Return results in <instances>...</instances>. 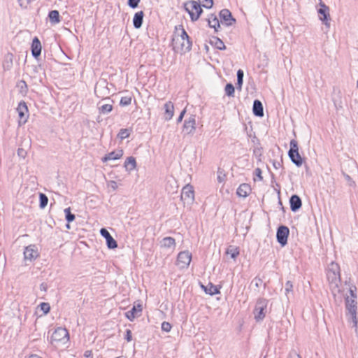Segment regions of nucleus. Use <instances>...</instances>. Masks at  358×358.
Returning <instances> with one entry per match:
<instances>
[{
    "label": "nucleus",
    "instance_id": "obj_60",
    "mask_svg": "<svg viewBox=\"0 0 358 358\" xmlns=\"http://www.w3.org/2000/svg\"><path fill=\"white\" fill-rule=\"evenodd\" d=\"M90 354H91V352H90V351H86V352H85V357H90Z\"/></svg>",
    "mask_w": 358,
    "mask_h": 358
},
{
    "label": "nucleus",
    "instance_id": "obj_22",
    "mask_svg": "<svg viewBox=\"0 0 358 358\" xmlns=\"http://www.w3.org/2000/svg\"><path fill=\"white\" fill-rule=\"evenodd\" d=\"M252 189L250 185L247 183H243L238 187L236 194L240 197L245 198L249 195Z\"/></svg>",
    "mask_w": 358,
    "mask_h": 358
},
{
    "label": "nucleus",
    "instance_id": "obj_30",
    "mask_svg": "<svg viewBox=\"0 0 358 358\" xmlns=\"http://www.w3.org/2000/svg\"><path fill=\"white\" fill-rule=\"evenodd\" d=\"M124 166L128 171H133L136 169V159L131 156L127 157L124 162Z\"/></svg>",
    "mask_w": 358,
    "mask_h": 358
},
{
    "label": "nucleus",
    "instance_id": "obj_45",
    "mask_svg": "<svg viewBox=\"0 0 358 358\" xmlns=\"http://www.w3.org/2000/svg\"><path fill=\"white\" fill-rule=\"evenodd\" d=\"M141 0H128V6L131 8H136Z\"/></svg>",
    "mask_w": 358,
    "mask_h": 358
},
{
    "label": "nucleus",
    "instance_id": "obj_21",
    "mask_svg": "<svg viewBox=\"0 0 358 358\" xmlns=\"http://www.w3.org/2000/svg\"><path fill=\"white\" fill-rule=\"evenodd\" d=\"M17 111L18 113L19 117L20 120H24V123L27 121L28 113V108L24 101H21L19 103L17 108Z\"/></svg>",
    "mask_w": 358,
    "mask_h": 358
},
{
    "label": "nucleus",
    "instance_id": "obj_42",
    "mask_svg": "<svg viewBox=\"0 0 358 358\" xmlns=\"http://www.w3.org/2000/svg\"><path fill=\"white\" fill-rule=\"evenodd\" d=\"M131 98L128 96L122 97L120 101V106H127L131 104Z\"/></svg>",
    "mask_w": 358,
    "mask_h": 358
},
{
    "label": "nucleus",
    "instance_id": "obj_61",
    "mask_svg": "<svg viewBox=\"0 0 358 358\" xmlns=\"http://www.w3.org/2000/svg\"><path fill=\"white\" fill-rule=\"evenodd\" d=\"M66 228L67 229H70V225H69V223L68 222V224H66Z\"/></svg>",
    "mask_w": 358,
    "mask_h": 358
},
{
    "label": "nucleus",
    "instance_id": "obj_11",
    "mask_svg": "<svg viewBox=\"0 0 358 358\" xmlns=\"http://www.w3.org/2000/svg\"><path fill=\"white\" fill-rule=\"evenodd\" d=\"M180 197L185 203H192L194 200V192L193 187L189 185L185 186L182 189Z\"/></svg>",
    "mask_w": 358,
    "mask_h": 358
},
{
    "label": "nucleus",
    "instance_id": "obj_3",
    "mask_svg": "<svg viewBox=\"0 0 358 358\" xmlns=\"http://www.w3.org/2000/svg\"><path fill=\"white\" fill-rule=\"evenodd\" d=\"M290 148L288 151V156L296 166L300 167L303 164V159L299 152L298 143L296 140L290 141Z\"/></svg>",
    "mask_w": 358,
    "mask_h": 358
},
{
    "label": "nucleus",
    "instance_id": "obj_17",
    "mask_svg": "<svg viewBox=\"0 0 358 358\" xmlns=\"http://www.w3.org/2000/svg\"><path fill=\"white\" fill-rule=\"evenodd\" d=\"M164 118L166 121H169L172 119L173 115H174V105L173 103L169 101H167L164 106Z\"/></svg>",
    "mask_w": 358,
    "mask_h": 358
},
{
    "label": "nucleus",
    "instance_id": "obj_40",
    "mask_svg": "<svg viewBox=\"0 0 358 358\" xmlns=\"http://www.w3.org/2000/svg\"><path fill=\"white\" fill-rule=\"evenodd\" d=\"M198 2L202 7L206 8H210L213 5V0H198Z\"/></svg>",
    "mask_w": 358,
    "mask_h": 358
},
{
    "label": "nucleus",
    "instance_id": "obj_46",
    "mask_svg": "<svg viewBox=\"0 0 358 358\" xmlns=\"http://www.w3.org/2000/svg\"><path fill=\"white\" fill-rule=\"evenodd\" d=\"M357 291V288L355 286H352L349 288V292L350 294V296H349L350 298L352 299H357V295L355 292Z\"/></svg>",
    "mask_w": 358,
    "mask_h": 358
},
{
    "label": "nucleus",
    "instance_id": "obj_37",
    "mask_svg": "<svg viewBox=\"0 0 358 358\" xmlns=\"http://www.w3.org/2000/svg\"><path fill=\"white\" fill-rule=\"evenodd\" d=\"M64 213L66 220L69 223L73 222L75 220V215L71 213V208L69 207L64 209Z\"/></svg>",
    "mask_w": 358,
    "mask_h": 358
},
{
    "label": "nucleus",
    "instance_id": "obj_57",
    "mask_svg": "<svg viewBox=\"0 0 358 358\" xmlns=\"http://www.w3.org/2000/svg\"><path fill=\"white\" fill-rule=\"evenodd\" d=\"M41 290L46 291V286L44 283H42L40 286Z\"/></svg>",
    "mask_w": 358,
    "mask_h": 358
},
{
    "label": "nucleus",
    "instance_id": "obj_24",
    "mask_svg": "<svg viewBox=\"0 0 358 358\" xmlns=\"http://www.w3.org/2000/svg\"><path fill=\"white\" fill-rule=\"evenodd\" d=\"M144 13L141 10L135 13L133 18V25L136 29H140L143 22Z\"/></svg>",
    "mask_w": 358,
    "mask_h": 358
},
{
    "label": "nucleus",
    "instance_id": "obj_43",
    "mask_svg": "<svg viewBox=\"0 0 358 358\" xmlns=\"http://www.w3.org/2000/svg\"><path fill=\"white\" fill-rule=\"evenodd\" d=\"M40 307H41V310L45 313V314H47L50 310V304L48 303H45V302H43L40 304Z\"/></svg>",
    "mask_w": 358,
    "mask_h": 358
},
{
    "label": "nucleus",
    "instance_id": "obj_33",
    "mask_svg": "<svg viewBox=\"0 0 358 358\" xmlns=\"http://www.w3.org/2000/svg\"><path fill=\"white\" fill-rule=\"evenodd\" d=\"M226 253L235 259L239 255V250L238 248L231 245L227 248Z\"/></svg>",
    "mask_w": 358,
    "mask_h": 358
},
{
    "label": "nucleus",
    "instance_id": "obj_54",
    "mask_svg": "<svg viewBox=\"0 0 358 358\" xmlns=\"http://www.w3.org/2000/svg\"><path fill=\"white\" fill-rule=\"evenodd\" d=\"M343 176L345 180L350 182V185H352L355 184V182L352 180L351 177L349 175L343 173Z\"/></svg>",
    "mask_w": 358,
    "mask_h": 358
},
{
    "label": "nucleus",
    "instance_id": "obj_36",
    "mask_svg": "<svg viewBox=\"0 0 358 358\" xmlns=\"http://www.w3.org/2000/svg\"><path fill=\"white\" fill-rule=\"evenodd\" d=\"M131 130L129 129H121L117 134V137L121 140L128 138L130 136Z\"/></svg>",
    "mask_w": 358,
    "mask_h": 358
},
{
    "label": "nucleus",
    "instance_id": "obj_47",
    "mask_svg": "<svg viewBox=\"0 0 358 358\" xmlns=\"http://www.w3.org/2000/svg\"><path fill=\"white\" fill-rule=\"evenodd\" d=\"M287 358H301L296 350H292L289 352Z\"/></svg>",
    "mask_w": 358,
    "mask_h": 358
},
{
    "label": "nucleus",
    "instance_id": "obj_25",
    "mask_svg": "<svg viewBox=\"0 0 358 358\" xmlns=\"http://www.w3.org/2000/svg\"><path fill=\"white\" fill-rule=\"evenodd\" d=\"M207 21L208 26L210 28H213L215 31L217 32L218 31V29L220 27V21L217 16L214 14H210L208 16Z\"/></svg>",
    "mask_w": 358,
    "mask_h": 358
},
{
    "label": "nucleus",
    "instance_id": "obj_58",
    "mask_svg": "<svg viewBox=\"0 0 358 358\" xmlns=\"http://www.w3.org/2000/svg\"><path fill=\"white\" fill-rule=\"evenodd\" d=\"M354 327H356V332H357V336H358V320H357V324H355L354 323Z\"/></svg>",
    "mask_w": 358,
    "mask_h": 358
},
{
    "label": "nucleus",
    "instance_id": "obj_15",
    "mask_svg": "<svg viewBox=\"0 0 358 358\" xmlns=\"http://www.w3.org/2000/svg\"><path fill=\"white\" fill-rule=\"evenodd\" d=\"M220 18L225 22L226 25L231 26L235 22V19L233 18L231 12L228 9H222L220 12Z\"/></svg>",
    "mask_w": 358,
    "mask_h": 358
},
{
    "label": "nucleus",
    "instance_id": "obj_28",
    "mask_svg": "<svg viewBox=\"0 0 358 358\" xmlns=\"http://www.w3.org/2000/svg\"><path fill=\"white\" fill-rule=\"evenodd\" d=\"M201 287L203 289L206 294H208L211 296L220 293L219 289L211 282H209L207 286L201 285Z\"/></svg>",
    "mask_w": 358,
    "mask_h": 358
},
{
    "label": "nucleus",
    "instance_id": "obj_56",
    "mask_svg": "<svg viewBox=\"0 0 358 358\" xmlns=\"http://www.w3.org/2000/svg\"><path fill=\"white\" fill-rule=\"evenodd\" d=\"M273 165L275 169H278L280 166V163L278 162H273Z\"/></svg>",
    "mask_w": 358,
    "mask_h": 358
},
{
    "label": "nucleus",
    "instance_id": "obj_20",
    "mask_svg": "<svg viewBox=\"0 0 358 358\" xmlns=\"http://www.w3.org/2000/svg\"><path fill=\"white\" fill-rule=\"evenodd\" d=\"M123 155V150H117L113 152H109L108 154L106 155L102 158L103 162H106L110 160H117L120 159Z\"/></svg>",
    "mask_w": 358,
    "mask_h": 358
},
{
    "label": "nucleus",
    "instance_id": "obj_62",
    "mask_svg": "<svg viewBox=\"0 0 358 358\" xmlns=\"http://www.w3.org/2000/svg\"><path fill=\"white\" fill-rule=\"evenodd\" d=\"M218 180H219V181L220 182V181H221V178H220V177H218Z\"/></svg>",
    "mask_w": 358,
    "mask_h": 358
},
{
    "label": "nucleus",
    "instance_id": "obj_59",
    "mask_svg": "<svg viewBox=\"0 0 358 358\" xmlns=\"http://www.w3.org/2000/svg\"><path fill=\"white\" fill-rule=\"evenodd\" d=\"M29 358H41L39 356H38L37 355H31L29 356Z\"/></svg>",
    "mask_w": 358,
    "mask_h": 358
},
{
    "label": "nucleus",
    "instance_id": "obj_26",
    "mask_svg": "<svg viewBox=\"0 0 358 358\" xmlns=\"http://www.w3.org/2000/svg\"><path fill=\"white\" fill-rule=\"evenodd\" d=\"M199 4V2L194 0L188 1L184 3V8L189 15V12H194L197 10Z\"/></svg>",
    "mask_w": 358,
    "mask_h": 358
},
{
    "label": "nucleus",
    "instance_id": "obj_23",
    "mask_svg": "<svg viewBox=\"0 0 358 358\" xmlns=\"http://www.w3.org/2000/svg\"><path fill=\"white\" fill-rule=\"evenodd\" d=\"M252 111L255 115L257 117L264 116V108L262 102L259 100H255L253 102Z\"/></svg>",
    "mask_w": 358,
    "mask_h": 358
},
{
    "label": "nucleus",
    "instance_id": "obj_6",
    "mask_svg": "<svg viewBox=\"0 0 358 358\" xmlns=\"http://www.w3.org/2000/svg\"><path fill=\"white\" fill-rule=\"evenodd\" d=\"M94 93L99 98L108 99L110 95V90L108 87V83L106 80H101L96 83L94 87Z\"/></svg>",
    "mask_w": 358,
    "mask_h": 358
},
{
    "label": "nucleus",
    "instance_id": "obj_53",
    "mask_svg": "<svg viewBox=\"0 0 358 358\" xmlns=\"http://www.w3.org/2000/svg\"><path fill=\"white\" fill-rule=\"evenodd\" d=\"M109 187L113 189V190H115L117 188V184L114 180H110L108 184Z\"/></svg>",
    "mask_w": 358,
    "mask_h": 358
},
{
    "label": "nucleus",
    "instance_id": "obj_13",
    "mask_svg": "<svg viewBox=\"0 0 358 358\" xmlns=\"http://www.w3.org/2000/svg\"><path fill=\"white\" fill-rule=\"evenodd\" d=\"M100 234L103 237L106 238V244L109 249H115L117 248V243L116 241L112 237L106 229H101Z\"/></svg>",
    "mask_w": 358,
    "mask_h": 358
},
{
    "label": "nucleus",
    "instance_id": "obj_52",
    "mask_svg": "<svg viewBox=\"0 0 358 358\" xmlns=\"http://www.w3.org/2000/svg\"><path fill=\"white\" fill-rule=\"evenodd\" d=\"M185 113H186V109L185 108V109H183V110L181 111V113H180V114L179 117H178V119H177V123H180V122H182V119H183V117H184V115H185Z\"/></svg>",
    "mask_w": 358,
    "mask_h": 358
},
{
    "label": "nucleus",
    "instance_id": "obj_34",
    "mask_svg": "<svg viewBox=\"0 0 358 358\" xmlns=\"http://www.w3.org/2000/svg\"><path fill=\"white\" fill-rule=\"evenodd\" d=\"M99 113L101 114H108L113 110V106L110 103H106L99 108Z\"/></svg>",
    "mask_w": 358,
    "mask_h": 358
},
{
    "label": "nucleus",
    "instance_id": "obj_41",
    "mask_svg": "<svg viewBox=\"0 0 358 358\" xmlns=\"http://www.w3.org/2000/svg\"><path fill=\"white\" fill-rule=\"evenodd\" d=\"M285 294L288 297L289 294L292 293L293 292V283H292V282L288 280V281H287L285 282Z\"/></svg>",
    "mask_w": 358,
    "mask_h": 358
},
{
    "label": "nucleus",
    "instance_id": "obj_48",
    "mask_svg": "<svg viewBox=\"0 0 358 358\" xmlns=\"http://www.w3.org/2000/svg\"><path fill=\"white\" fill-rule=\"evenodd\" d=\"M124 338L127 340V342H130L132 340V333L130 329L126 330V334Z\"/></svg>",
    "mask_w": 358,
    "mask_h": 358
},
{
    "label": "nucleus",
    "instance_id": "obj_2",
    "mask_svg": "<svg viewBox=\"0 0 358 358\" xmlns=\"http://www.w3.org/2000/svg\"><path fill=\"white\" fill-rule=\"evenodd\" d=\"M173 49L176 52L185 53L192 48V41L184 29L180 34H175L172 39Z\"/></svg>",
    "mask_w": 358,
    "mask_h": 358
},
{
    "label": "nucleus",
    "instance_id": "obj_29",
    "mask_svg": "<svg viewBox=\"0 0 358 358\" xmlns=\"http://www.w3.org/2000/svg\"><path fill=\"white\" fill-rule=\"evenodd\" d=\"M48 18L52 24H56L60 22L59 13L57 10H53L49 12Z\"/></svg>",
    "mask_w": 358,
    "mask_h": 358
},
{
    "label": "nucleus",
    "instance_id": "obj_50",
    "mask_svg": "<svg viewBox=\"0 0 358 358\" xmlns=\"http://www.w3.org/2000/svg\"><path fill=\"white\" fill-rule=\"evenodd\" d=\"M17 155L19 157L24 158L27 155V152L22 148H18Z\"/></svg>",
    "mask_w": 358,
    "mask_h": 358
},
{
    "label": "nucleus",
    "instance_id": "obj_18",
    "mask_svg": "<svg viewBox=\"0 0 358 358\" xmlns=\"http://www.w3.org/2000/svg\"><path fill=\"white\" fill-rule=\"evenodd\" d=\"M289 204L291 210L293 212H296L301 208L302 206V201L298 195L294 194L289 199Z\"/></svg>",
    "mask_w": 358,
    "mask_h": 358
},
{
    "label": "nucleus",
    "instance_id": "obj_10",
    "mask_svg": "<svg viewBox=\"0 0 358 358\" xmlns=\"http://www.w3.org/2000/svg\"><path fill=\"white\" fill-rule=\"evenodd\" d=\"M289 234V229L287 227L281 225L277 229L276 238L281 246H285L287 243V237Z\"/></svg>",
    "mask_w": 358,
    "mask_h": 358
},
{
    "label": "nucleus",
    "instance_id": "obj_63",
    "mask_svg": "<svg viewBox=\"0 0 358 358\" xmlns=\"http://www.w3.org/2000/svg\"><path fill=\"white\" fill-rule=\"evenodd\" d=\"M116 358H122V357H116Z\"/></svg>",
    "mask_w": 358,
    "mask_h": 358
},
{
    "label": "nucleus",
    "instance_id": "obj_31",
    "mask_svg": "<svg viewBox=\"0 0 358 358\" xmlns=\"http://www.w3.org/2000/svg\"><path fill=\"white\" fill-rule=\"evenodd\" d=\"M210 42L218 50H222L226 49V46L224 42L217 37H213Z\"/></svg>",
    "mask_w": 358,
    "mask_h": 358
},
{
    "label": "nucleus",
    "instance_id": "obj_16",
    "mask_svg": "<svg viewBox=\"0 0 358 358\" xmlns=\"http://www.w3.org/2000/svg\"><path fill=\"white\" fill-rule=\"evenodd\" d=\"M41 43L37 37H34L31 43V54L34 58H37L41 53Z\"/></svg>",
    "mask_w": 358,
    "mask_h": 358
},
{
    "label": "nucleus",
    "instance_id": "obj_35",
    "mask_svg": "<svg viewBox=\"0 0 358 358\" xmlns=\"http://www.w3.org/2000/svg\"><path fill=\"white\" fill-rule=\"evenodd\" d=\"M39 201H40L39 206L41 208L43 209L48 205V198L45 194L40 193L39 194Z\"/></svg>",
    "mask_w": 358,
    "mask_h": 358
},
{
    "label": "nucleus",
    "instance_id": "obj_5",
    "mask_svg": "<svg viewBox=\"0 0 358 358\" xmlns=\"http://www.w3.org/2000/svg\"><path fill=\"white\" fill-rule=\"evenodd\" d=\"M69 339V332L65 328L58 327L52 334L51 343H65Z\"/></svg>",
    "mask_w": 358,
    "mask_h": 358
},
{
    "label": "nucleus",
    "instance_id": "obj_12",
    "mask_svg": "<svg viewBox=\"0 0 358 358\" xmlns=\"http://www.w3.org/2000/svg\"><path fill=\"white\" fill-rule=\"evenodd\" d=\"M39 254L37 250V248L35 245H29L26 247L24 250V260H29L32 262L35 260Z\"/></svg>",
    "mask_w": 358,
    "mask_h": 358
},
{
    "label": "nucleus",
    "instance_id": "obj_44",
    "mask_svg": "<svg viewBox=\"0 0 358 358\" xmlns=\"http://www.w3.org/2000/svg\"><path fill=\"white\" fill-rule=\"evenodd\" d=\"M171 327V324L168 322H163L162 324V330L165 332H169Z\"/></svg>",
    "mask_w": 358,
    "mask_h": 358
},
{
    "label": "nucleus",
    "instance_id": "obj_64",
    "mask_svg": "<svg viewBox=\"0 0 358 358\" xmlns=\"http://www.w3.org/2000/svg\"><path fill=\"white\" fill-rule=\"evenodd\" d=\"M357 87H358V80H357Z\"/></svg>",
    "mask_w": 358,
    "mask_h": 358
},
{
    "label": "nucleus",
    "instance_id": "obj_32",
    "mask_svg": "<svg viewBox=\"0 0 358 358\" xmlns=\"http://www.w3.org/2000/svg\"><path fill=\"white\" fill-rule=\"evenodd\" d=\"M201 7L202 6L199 3L197 7V10L196 11L189 12V16H190L191 20L192 22H195V21L198 20L199 18L200 17L201 13H203V9Z\"/></svg>",
    "mask_w": 358,
    "mask_h": 358
},
{
    "label": "nucleus",
    "instance_id": "obj_4",
    "mask_svg": "<svg viewBox=\"0 0 358 358\" xmlns=\"http://www.w3.org/2000/svg\"><path fill=\"white\" fill-rule=\"evenodd\" d=\"M268 300L266 299H259L256 303L253 314L257 322L262 321L266 313Z\"/></svg>",
    "mask_w": 358,
    "mask_h": 358
},
{
    "label": "nucleus",
    "instance_id": "obj_19",
    "mask_svg": "<svg viewBox=\"0 0 358 358\" xmlns=\"http://www.w3.org/2000/svg\"><path fill=\"white\" fill-rule=\"evenodd\" d=\"M141 312L142 306L141 304H138L137 306H134L130 310L126 313L125 315L128 320L133 321L136 317L140 315Z\"/></svg>",
    "mask_w": 358,
    "mask_h": 358
},
{
    "label": "nucleus",
    "instance_id": "obj_7",
    "mask_svg": "<svg viewBox=\"0 0 358 358\" xmlns=\"http://www.w3.org/2000/svg\"><path fill=\"white\" fill-rule=\"evenodd\" d=\"M346 309L351 316L353 323L357 324V301L356 299L350 298L347 296L345 298Z\"/></svg>",
    "mask_w": 358,
    "mask_h": 358
},
{
    "label": "nucleus",
    "instance_id": "obj_38",
    "mask_svg": "<svg viewBox=\"0 0 358 358\" xmlns=\"http://www.w3.org/2000/svg\"><path fill=\"white\" fill-rule=\"evenodd\" d=\"M225 93L228 96H234V87L231 83H227L225 86Z\"/></svg>",
    "mask_w": 358,
    "mask_h": 358
},
{
    "label": "nucleus",
    "instance_id": "obj_14",
    "mask_svg": "<svg viewBox=\"0 0 358 358\" xmlns=\"http://www.w3.org/2000/svg\"><path fill=\"white\" fill-rule=\"evenodd\" d=\"M329 8L324 3H320V8L318 10V13L321 15L320 19L324 23L325 25L329 26V23L328 22L329 20Z\"/></svg>",
    "mask_w": 358,
    "mask_h": 358
},
{
    "label": "nucleus",
    "instance_id": "obj_49",
    "mask_svg": "<svg viewBox=\"0 0 358 358\" xmlns=\"http://www.w3.org/2000/svg\"><path fill=\"white\" fill-rule=\"evenodd\" d=\"M255 174L258 178L259 180H262L263 177L262 176V170L260 168H257L255 170Z\"/></svg>",
    "mask_w": 358,
    "mask_h": 358
},
{
    "label": "nucleus",
    "instance_id": "obj_51",
    "mask_svg": "<svg viewBox=\"0 0 358 358\" xmlns=\"http://www.w3.org/2000/svg\"><path fill=\"white\" fill-rule=\"evenodd\" d=\"M252 282H255V285L256 287H259L262 283V280L259 278L256 277L252 280Z\"/></svg>",
    "mask_w": 358,
    "mask_h": 358
},
{
    "label": "nucleus",
    "instance_id": "obj_27",
    "mask_svg": "<svg viewBox=\"0 0 358 358\" xmlns=\"http://www.w3.org/2000/svg\"><path fill=\"white\" fill-rule=\"evenodd\" d=\"M161 246L164 248H174L176 247L175 239L172 237H165L161 241Z\"/></svg>",
    "mask_w": 358,
    "mask_h": 358
},
{
    "label": "nucleus",
    "instance_id": "obj_1",
    "mask_svg": "<svg viewBox=\"0 0 358 358\" xmlns=\"http://www.w3.org/2000/svg\"><path fill=\"white\" fill-rule=\"evenodd\" d=\"M327 278L329 282L332 294L336 296V293H339V285L341 283L340 266L338 264L331 262L327 271Z\"/></svg>",
    "mask_w": 358,
    "mask_h": 358
},
{
    "label": "nucleus",
    "instance_id": "obj_39",
    "mask_svg": "<svg viewBox=\"0 0 358 358\" xmlns=\"http://www.w3.org/2000/svg\"><path fill=\"white\" fill-rule=\"evenodd\" d=\"M243 76H244L243 71L241 69L238 70V71H237V85H238L240 89L241 88V86L243 85Z\"/></svg>",
    "mask_w": 358,
    "mask_h": 358
},
{
    "label": "nucleus",
    "instance_id": "obj_55",
    "mask_svg": "<svg viewBox=\"0 0 358 358\" xmlns=\"http://www.w3.org/2000/svg\"><path fill=\"white\" fill-rule=\"evenodd\" d=\"M19 86L21 88V90L22 91L23 90V88L24 87L26 90L27 88V85L26 84V82L24 81V80H20V82L19 83Z\"/></svg>",
    "mask_w": 358,
    "mask_h": 358
},
{
    "label": "nucleus",
    "instance_id": "obj_8",
    "mask_svg": "<svg viewBox=\"0 0 358 358\" xmlns=\"http://www.w3.org/2000/svg\"><path fill=\"white\" fill-rule=\"evenodd\" d=\"M191 260L192 254L189 251H182L178 255L176 264L180 268H185L189 265Z\"/></svg>",
    "mask_w": 358,
    "mask_h": 358
},
{
    "label": "nucleus",
    "instance_id": "obj_9",
    "mask_svg": "<svg viewBox=\"0 0 358 358\" xmlns=\"http://www.w3.org/2000/svg\"><path fill=\"white\" fill-rule=\"evenodd\" d=\"M196 130V115H191L183 124L182 132L185 135L193 134Z\"/></svg>",
    "mask_w": 358,
    "mask_h": 358
}]
</instances>
